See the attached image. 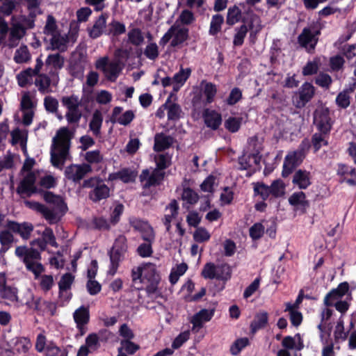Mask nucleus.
I'll return each mask as SVG.
<instances>
[{
	"instance_id": "1",
	"label": "nucleus",
	"mask_w": 356,
	"mask_h": 356,
	"mask_svg": "<svg viewBox=\"0 0 356 356\" xmlns=\"http://www.w3.org/2000/svg\"><path fill=\"white\" fill-rule=\"evenodd\" d=\"M43 198L49 206L29 200L24 201V204L29 209L42 214L49 224L58 222L67 209L63 198L49 191L43 193Z\"/></svg>"
},
{
	"instance_id": "2",
	"label": "nucleus",
	"mask_w": 356,
	"mask_h": 356,
	"mask_svg": "<svg viewBox=\"0 0 356 356\" xmlns=\"http://www.w3.org/2000/svg\"><path fill=\"white\" fill-rule=\"evenodd\" d=\"M72 134L67 127L59 129L53 138L51 147V162L54 167L61 169L70 158Z\"/></svg>"
},
{
	"instance_id": "3",
	"label": "nucleus",
	"mask_w": 356,
	"mask_h": 356,
	"mask_svg": "<svg viewBox=\"0 0 356 356\" xmlns=\"http://www.w3.org/2000/svg\"><path fill=\"white\" fill-rule=\"evenodd\" d=\"M15 252L17 257L22 259L26 268L35 275V278H38L44 270L43 266L39 261L41 258L40 253L35 248L18 246Z\"/></svg>"
},
{
	"instance_id": "4",
	"label": "nucleus",
	"mask_w": 356,
	"mask_h": 356,
	"mask_svg": "<svg viewBox=\"0 0 356 356\" xmlns=\"http://www.w3.org/2000/svg\"><path fill=\"white\" fill-rule=\"evenodd\" d=\"M202 276L205 279L217 280L225 282L232 277L231 266L225 262L207 263L202 270Z\"/></svg>"
},
{
	"instance_id": "5",
	"label": "nucleus",
	"mask_w": 356,
	"mask_h": 356,
	"mask_svg": "<svg viewBox=\"0 0 356 356\" xmlns=\"http://www.w3.org/2000/svg\"><path fill=\"white\" fill-rule=\"evenodd\" d=\"M61 102L67 109L65 117L68 124L77 126L83 115L81 99L77 95H72L63 97Z\"/></svg>"
},
{
	"instance_id": "6",
	"label": "nucleus",
	"mask_w": 356,
	"mask_h": 356,
	"mask_svg": "<svg viewBox=\"0 0 356 356\" xmlns=\"http://www.w3.org/2000/svg\"><path fill=\"white\" fill-rule=\"evenodd\" d=\"M127 250V238L124 236L120 235L116 238L110 252L111 265L108 271V274L111 275L115 274L119 263L124 259Z\"/></svg>"
},
{
	"instance_id": "7",
	"label": "nucleus",
	"mask_w": 356,
	"mask_h": 356,
	"mask_svg": "<svg viewBox=\"0 0 356 356\" xmlns=\"http://www.w3.org/2000/svg\"><path fill=\"white\" fill-rule=\"evenodd\" d=\"M198 88L200 93L193 97V104H197L199 102H202V104L206 106L214 101L217 93V87L214 83L202 80Z\"/></svg>"
},
{
	"instance_id": "8",
	"label": "nucleus",
	"mask_w": 356,
	"mask_h": 356,
	"mask_svg": "<svg viewBox=\"0 0 356 356\" xmlns=\"http://www.w3.org/2000/svg\"><path fill=\"white\" fill-rule=\"evenodd\" d=\"M95 66L111 81H115L117 79L122 69L118 60H109L107 56L99 58L96 61Z\"/></svg>"
},
{
	"instance_id": "9",
	"label": "nucleus",
	"mask_w": 356,
	"mask_h": 356,
	"mask_svg": "<svg viewBox=\"0 0 356 356\" xmlns=\"http://www.w3.org/2000/svg\"><path fill=\"white\" fill-rule=\"evenodd\" d=\"M316 89L309 83H304L299 90L292 97L293 105L298 108L304 107L314 96Z\"/></svg>"
},
{
	"instance_id": "10",
	"label": "nucleus",
	"mask_w": 356,
	"mask_h": 356,
	"mask_svg": "<svg viewBox=\"0 0 356 356\" xmlns=\"http://www.w3.org/2000/svg\"><path fill=\"white\" fill-rule=\"evenodd\" d=\"M319 32L312 27H305L298 37L299 45L308 53L314 51L318 42L317 35Z\"/></svg>"
},
{
	"instance_id": "11",
	"label": "nucleus",
	"mask_w": 356,
	"mask_h": 356,
	"mask_svg": "<svg viewBox=\"0 0 356 356\" xmlns=\"http://www.w3.org/2000/svg\"><path fill=\"white\" fill-rule=\"evenodd\" d=\"M305 157L304 151L298 149L289 152L285 157L282 175L284 177H288L292 171L299 165Z\"/></svg>"
},
{
	"instance_id": "12",
	"label": "nucleus",
	"mask_w": 356,
	"mask_h": 356,
	"mask_svg": "<svg viewBox=\"0 0 356 356\" xmlns=\"http://www.w3.org/2000/svg\"><path fill=\"white\" fill-rule=\"evenodd\" d=\"M314 123L321 133L327 134L331 129L329 110L326 108L316 109L314 114Z\"/></svg>"
},
{
	"instance_id": "13",
	"label": "nucleus",
	"mask_w": 356,
	"mask_h": 356,
	"mask_svg": "<svg viewBox=\"0 0 356 356\" xmlns=\"http://www.w3.org/2000/svg\"><path fill=\"white\" fill-rule=\"evenodd\" d=\"M35 349L46 356H58L60 352V348L52 341H48L46 337L42 333L37 336Z\"/></svg>"
},
{
	"instance_id": "14",
	"label": "nucleus",
	"mask_w": 356,
	"mask_h": 356,
	"mask_svg": "<svg viewBox=\"0 0 356 356\" xmlns=\"http://www.w3.org/2000/svg\"><path fill=\"white\" fill-rule=\"evenodd\" d=\"M35 175L33 172H28V174L21 181L17 188V193L22 197H30L37 192L35 186Z\"/></svg>"
},
{
	"instance_id": "15",
	"label": "nucleus",
	"mask_w": 356,
	"mask_h": 356,
	"mask_svg": "<svg viewBox=\"0 0 356 356\" xmlns=\"http://www.w3.org/2000/svg\"><path fill=\"white\" fill-rule=\"evenodd\" d=\"M260 157L256 154H244L238 159V165L241 170H249L248 175L259 170Z\"/></svg>"
},
{
	"instance_id": "16",
	"label": "nucleus",
	"mask_w": 356,
	"mask_h": 356,
	"mask_svg": "<svg viewBox=\"0 0 356 356\" xmlns=\"http://www.w3.org/2000/svg\"><path fill=\"white\" fill-rule=\"evenodd\" d=\"M243 25L247 26L248 31H250V38L252 40L256 38L263 28L260 17L252 13L250 10L247 11V16L243 17Z\"/></svg>"
},
{
	"instance_id": "17",
	"label": "nucleus",
	"mask_w": 356,
	"mask_h": 356,
	"mask_svg": "<svg viewBox=\"0 0 356 356\" xmlns=\"http://www.w3.org/2000/svg\"><path fill=\"white\" fill-rule=\"evenodd\" d=\"M130 224L134 229L141 233L143 240L149 243L154 241L155 234L153 228L147 221L138 218H132L130 220Z\"/></svg>"
},
{
	"instance_id": "18",
	"label": "nucleus",
	"mask_w": 356,
	"mask_h": 356,
	"mask_svg": "<svg viewBox=\"0 0 356 356\" xmlns=\"http://www.w3.org/2000/svg\"><path fill=\"white\" fill-rule=\"evenodd\" d=\"M163 175L164 173L158 169H154L151 172L148 170H144L140 175V180L144 188H149L159 184Z\"/></svg>"
},
{
	"instance_id": "19",
	"label": "nucleus",
	"mask_w": 356,
	"mask_h": 356,
	"mask_svg": "<svg viewBox=\"0 0 356 356\" xmlns=\"http://www.w3.org/2000/svg\"><path fill=\"white\" fill-rule=\"evenodd\" d=\"M90 171L91 167L88 164L71 165L65 169V175L67 179L78 181Z\"/></svg>"
},
{
	"instance_id": "20",
	"label": "nucleus",
	"mask_w": 356,
	"mask_h": 356,
	"mask_svg": "<svg viewBox=\"0 0 356 356\" xmlns=\"http://www.w3.org/2000/svg\"><path fill=\"white\" fill-rule=\"evenodd\" d=\"M73 318L76 325V328L81 334L86 332V325L90 321V312L88 307L81 306L73 313Z\"/></svg>"
},
{
	"instance_id": "21",
	"label": "nucleus",
	"mask_w": 356,
	"mask_h": 356,
	"mask_svg": "<svg viewBox=\"0 0 356 356\" xmlns=\"http://www.w3.org/2000/svg\"><path fill=\"white\" fill-rule=\"evenodd\" d=\"M6 227L13 232L19 234L20 236L25 240L30 238L31 234L33 230V226L30 222L18 223L15 221L9 220L7 222Z\"/></svg>"
},
{
	"instance_id": "22",
	"label": "nucleus",
	"mask_w": 356,
	"mask_h": 356,
	"mask_svg": "<svg viewBox=\"0 0 356 356\" xmlns=\"http://www.w3.org/2000/svg\"><path fill=\"white\" fill-rule=\"evenodd\" d=\"M0 297L11 302L17 301V290L7 284V276L5 273H0Z\"/></svg>"
},
{
	"instance_id": "23",
	"label": "nucleus",
	"mask_w": 356,
	"mask_h": 356,
	"mask_svg": "<svg viewBox=\"0 0 356 356\" xmlns=\"http://www.w3.org/2000/svg\"><path fill=\"white\" fill-rule=\"evenodd\" d=\"M122 108L116 106L113 108L110 117V122L113 124L118 123L122 125H128L134 118V113L132 111H127L122 113Z\"/></svg>"
},
{
	"instance_id": "24",
	"label": "nucleus",
	"mask_w": 356,
	"mask_h": 356,
	"mask_svg": "<svg viewBox=\"0 0 356 356\" xmlns=\"http://www.w3.org/2000/svg\"><path fill=\"white\" fill-rule=\"evenodd\" d=\"M349 285L347 282L341 283L338 287L328 293L324 298V304L328 306H333L334 301L339 300L348 291Z\"/></svg>"
},
{
	"instance_id": "25",
	"label": "nucleus",
	"mask_w": 356,
	"mask_h": 356,
	"mask_svg": "<svg viewBox=\"0 0 356 356\" xmlns=\"http://www.w3.org/2000/svg\"><path fill=\"white\" fill-rule=\"evenodd\" d=\"M203 118L206 125L213 129H217L222 122L221 115L214 110L207 108L203 112Z\"/></svg>"
},
{
	"instance_id": "26",
	"label": "nucleus",
	"mask_w": 356,
	"mask_h": 356,
	"mask_svg": "<svg viewBox=\"0 0 356 356\" xmlns=\"http://www.w3.org/2000/svg\"><path fill=\"white\" fill-rule=\"evenodd\" d=\"M106 19L107 15H101L95 21L92 27L89 30V35L90 38L95 39L101 36L103 33L106 35Z\"/></svg>"
},
{
	"instance_id": "27",
	"label": "nucleus",
	"mask_w": 356,
	"mask_h": 356,
	"mask_svg": "<svg viewBox=\"0 0 356 356\" xmlns=\"http://www.w3.org/2000/svg\"><path fill=\"white\" fill-rule=\"evenodd\" d=\"M214 314V310L204 309L200 310L199 312L195 314L191 323L193 324V329L201 328L203 324L207 321H209Z\"/></svg>"
},
{
	"instance_id": "28",
	"label": "nucleus",
	"mask_w": 356,
	"mask_h": 356,
	"mask_svg": "<svg viewBox=\"0 0 356 356\" xmlns=\"http://www.w3.org/2000/svg\"><path fill=\"white\" fill-rule=\"evenodd\" d=\"M49 42L52 49L65 51L67 49L69 37L66 33H58L49 38Z\"/></svg>"
},
{
	"instance_id": "29",
	"label": "nucleus",
	"mask_w": 356,
	"mask_h": 356,
	"mask_svg": "<svg viewBox=\"0 0 356 356\" xmlns=\"http://www.w3.org/2000/svg\"><path fill=\"white\" fill-rule=\"evenodd\" d=\"M174 143V139L170 136L163 133L156 134L154 136V150L161 152L169 148Z\"/></svg>"
},
{
	"instance_id": "30",
	"label": "nucleus",
	"mask_w": 356,
	"mask_h": 356,
	"mask_svg": "<svg viewBox=\"0 0 356 356\" xmlns=\"http://www.w3.org/2000/svg\"><path fill=\"white\" fill-rule=\"evenodd\" d=\"M8 30V25H3V28L0 29V43L5 47L13 48L18 44L19 40Z\"/></svg>"
},
{
	"instance_id": "31",
	"label": "nucleus",
	"mask_w": 356,
	"mask_h": 356,
	"mask_svg": "<svg viewBox=\"0 0 356 356\" xmlns=\"http://www.w3.org/2000/svg\"><path fill=\"white\" fill-rule=\"evenodd\" d=\"M310 173L306 170H298L293 175L292 182L300 189H306L311 184Z\"/></svg>"
},
{
	"instance_id": "32",
	"label": "nucleus",
	"mask_w": 356,
	"mask_h": 356,
	"mask_svg": "<svg viewBox=\"0 0 356 356\" xmlns=\"http://www.w3.org/2000/svg\"><path fill=\"white\" fill-rule=\"evenodd\" d=\"M282 346L287 350H300L304 348L303 341L300 334L294 337H285L282 341Z\"/></svg>"
},
{
	"instance_id": "33",
	"label": "nucleus",
	"mask_w": 356,
	"mask_h": 356,
	"mask_svg": "<svg viewBox=\"0 0 356 356\" xmlns=\"http://www.w3.org/2000/svg\"><path fill=\"white\" fill-rule=\"evenodd\" d=\"M179 205L175 200H172L165 207L166 213L163 219V222L168 232L170 228V222L178 214Z\"/></svg>"
},
{
	"instance_id": "34",
	"label": "nucleus",
	"mask_w": 356,
	"mask_h": 356,
	"mask_svg": "<svg viewBox=\"0 0 356 356\" xmlns=\"http://www.w3.org/2000/svg\"><path fill=\"white\" fill-rule=\"evenodd\" d=\"M170 31L172 35L171 41V45L176 47L182 42H184L188 38V29L172 26L170 28Z\"/></svg>"
},
{
	"instance_id": "35",
	"label": "nucleus",
	"mask_w": 356,
	"mask_h": 356,
	"mask_svg": "<svg viewBox=\"0 0 356 356\" xmlns=\"http://www.w3.org/2000/svg\"><path fill=\"white\" fill-rule=\"evenodd\" d=\"M34 83L38 91L42 95L52 92L51 88V79L47 74H38L35 79Z\"/></svg>"
},
{
	"instance_id": "36",
	"label": "nucleus",
	"mask_w": 356,
	"mask_h": 356,
	"mask_svg": "<svg viewBox=\"0 0 356 356\" xmlns=\"http://www.w3.org/2000/svg\"><path fill=\"white\" fill-rule=\"evenodd\" d=\"M109 188L104 184H99L95 186L89 193L90 200L93 202H99L109 196Z\"/></svg>"
},
{
	"instance_id": "37",
	"label": "nucleus",
	"mask_w": 356,
	"mask_h": 356,
	"mask_svg": "<svg viewBox=\"0 0 356 356\" xmlns=\"http://www.w3.org/2000/svg\"><path fill=\"white\" fill-rule=\"evenodd\" d=\"M355 88V83H353V86H350L348 88H346L338 94L336 97V104L339 107L346 108L349 106L350 103V95L354 91Z\"/></svg>"
},
{
	"instance_id": "38",
	"label": "nucleus",
	"mask_w": 356,
	"mask_h": 356,
	"mask_svg": "<svg viewBox=\"0 0 356 356\" xmlns=\"http://www.w3.org/2000/svg\"><path fill=\"white\" fill-rule=\"evenodd\" d=\"M191 74L190 68H181L173 76L174 91H178L184 86Z\"/></svg>"
},
{
	"instance_id": "39",
	"label": "nucleus",
	"mask_w": 356,
	"mask_h": 356,
	"mask_svg": "<svg viewBox=\"0 0 356 356\" xmlns=\"http://www.w3.org/2000/svg\"><path fill=\"white\" fill-rule=\"evenodd\" d=\"M103 117L102 113L97 110L92 116V119L89 123V129L95 136H99L101 134V127L102 125Z\"/></svg>"
},
{
	"instance_id": "40",
	"label": "nucleus",
	"mask_w": 356,
	"mask_h": 356,
	"mask_svg": "<svg viewBox=\"0 0 356 356\" xmlns=\"http://www.w3.org/2000/svg\"><path fill=\"white\" fill-rule=\"evenodd\" d=\"M145 41L142 31L138 28H133L128 31L127 42L134 46H141Z\"/></svg>"
},
{
	"instance_id": "41",
	"label": "nucleus",
	"mask_w": 356,
	"mask_h": 356,
	"mask_svg": "<svg viewBox=\"0 0 356 356\" xmlns=\"http://www.w3.org/2000/svg\"><path fill=\"white\" fill-rule=\"evenodd\" d=\"M34 309L43 313L54 315L56 312V305L54 302L37 298L33 302Z\"/></svg>"
},
{
	"instance_id": "42",
	"label": "nucleus",
	"mask_w": 356,
	"mask_h": 356,
	"mask_svg": "<svg viewBox=\"0 0 356 356\" xmlns=\"http://www.w3.org/2000/svg\"><path fill=\"white\" fill-rule=\"evenodd\" d=\"M143 283H145L146 282H155L156 280H160L159 275L156 273V266L150 263L143 265Z\"/></svg>"
},
{
	"instance_id": "43",
	"label": "nucleus",
	"mask_w": 356,
	"mask_h": 356,
	"mask_svg": "<svg viewBox=\"0 0 356 356\" xmlns=\"http://www.w3.org/2000/svg\"><path fill=\"white\" fill-rule=\"evenodd\" d=\"M20 104L22 110H32L37 104L35 92H24L22 94Z\"/></svg>"
},
{
	"instance_id": "44",
	"label": "nucleus",
	"mask_w": 356,
	"mask_h": 356,
	"mask_svg": "<svg viewBox=\"0 0 356 356\" xmlns=\"http://www.w3.org/2000/svg\"><path fill=\"white\" fill-rule=\"evenodd\" d=\"M35 76L33 74L32 68L28 67L26 70L20 72L16 76L17 83L20 87H26L33 82V78Z\"/></svg>"
},
{
	"instance_id": "45",
	"label": "nucleus",
	"mask_w": 356,
	"mask_h": 356,
	"mask_svg": "<svg viewBox=\"0 0 356 356\" xmlns=\"http://www.w3.org/2000/svg\"><path fill=\"white\" fill-rule=\"evenodd\" d=\"M126 31V26L123 23L117 20L113 19L107 24L106 35L111 36H118L124 33Z\"/></svg>"
},
{
	"instance_id": "46",
	"label": "nucleus",
	"mask_w": 356,
	"mask_h": 356,
	"mask_svg": "<svg viewBox=\"0 0 356 356\" xmlns=\"http://www.w3.org/2000/svg\"><path fill=\"white\" fill-rule=\"evenodd\" d=\"M59 32L60 31L58 30L56 19L52 15H49L44 27V33L50 38Z\"/></svg>"
},
{
	"instance_id": "47",
	"label": "nucleus",
	"mask_w": 356,
	"mask_h": 356,
	"mask_svg": "<svg viewBox=\"0 0 356 356\" xmlns=\"http://www.w3.org/2000/svg\"><path fill=\"white\" fill-rule=\"evenodd\" d=\"M45 64L55 70H60L63 67L64 58L59 54H49L45 60Z\"/></svg>"
},
{
	"instance_id": "48",
	"label": "nucleus",
	"mask_w": 356,
	"mask_h": 356,
	"mask_svg": "<svg viewBox=\"0 0 356 356\" xmlns=\"http://www.w3.org/2000/svg\"><path fill=\"white\" fill-rule=\"evenodd\" d=\"M31 59V54L26 46H21L18 48L13 57L15 63L21 64L29 61Z\"/></svg>"
},
{
	"instance_id": "49",
	"label": "nucleus",
	"mask_w": 356,
	"mask_h": 356,
	"mask_svg": "<svg viewBox=\"0 0 356 356\" xmlns=\"http://www.w3.org/2000/svg\"><path fill=\"white\" fill-rule=\"evenodd\" d=\"M270 186V195L274 197H280L284 195L286 186L281 179L273 181Z\"/></svg>"
},
{
	"instance_id": "50",
	"label": "nucleus",
	"mask_w": 356,
	"mask_h": 356,
	"mask_svg": "<svg viewBox=\"0 0 356 356\" xmlns=\"http://www.w3.org/2000/svg\"><path fill=\"white\" fill-rule=\"evenodd\" d=\"M289 202L297 208L305 207L307 205L305 194L302 191L293 193L289 198Z\"/></svg>"
},
{
	"instance_id": "51",
	"label": "nucleus",
	"mask_w": 356,
	"mask_h": 356,
	"mask_svg": "<svg viewBox=\"0 0 356 356\" xmlns=\"http://www.w3.org/2000/svg\"><path fill=\"white\" fill-rule=\"evenodd\" d=\"M138 348V346L130 341V340H123L121 341L120 347L118 348V355L122 354L124 356H127V353L132 355Z\"/></svg>"
},
{
	"instance_id": "52",
	"label": "nucleus",
	"mask_w": 356,
	"mask_h": 356,
	"mask_svg": "<svg viewBox=\"0 0 356 356\" xmlns=\"http://www.w3.org/2000/svg\"><path fill=\"white\" fill-rule=\"evenodd\" d=\"M9 229L0 231V243L7 250L10 245L15 242V237Z\"/></svg>"
},
{
	"instance_id": "53",
	"label": "nucleus",
	"mask_w": 356,
	"mask_h": 356,
	"mask_svg": "<svg viewBox=\"0 0 356 356\" xmlns=\"http://www.w3.org/2000/svg\"><path fill=\"white\" fill-rule=\"evenodd\" d=\"M268 323L267 313H261L258 314L254 320L251 323L250 327L252 332H257L258 330L261 329L266 326Z\"/></svg>"
},
{
	"instance_id": "54",
	"label": "nucleus",
	"mask_w": 356,
	"mask_h": 356,
	"mask_svg": "<svg viewBox=\"0 0 356 356\" xmlns=\"http://www.w3.org/2000/svg\"><path fill=\"white\" fill-rule=\"evenodd\" d=\"M285 311L289 312L290 320L293 325L297 327L300 325L302 321V314L298 309H293L290 302L286 304Z\"/></svg>"
},
{
	"instance_id": "55",
	"label": "nucleus",
	"mask_w": 356,
	"mask_h": 356,
	"mask_svg": "<svg viewBox=\"0 0 356 356\" xmlns=\"http://www.w3.org/2000/svg\"><path fill=\"white\" fill-rule=\"evenodd\" d=\"M241 16V11L236 6L230 7L227 11V23L233 25L238 22Z\"/></svg>"
},
{
	"instance_id": "56",
	"label": "nucleus",
	"mask_w": 356,
	"mask_h": 356,
	"mask_svg": "<svg viewBox=\"0 0 356 356\" xmlns=\"http://www.w3.org/2000/svg\"><path fill=\"white\" fill-rule=\"evenodd\" d=\"M224 22V18L221 15L217 14L214 15L212 17L211 23H210V29H209V34L214 35L217 33H218L221 29V26Z\"/></svg>"
},
{
	"instance_id": "57",
	"label": "nucleus",
	"mask_w": 356,
	"mask_h": 356,
	"mask_svg": "<svg viewBox=\"0 0 356 356\" xmlns=\"http://www.w3.org/2000/svg\"><path fill=\"white\" fill-rule=\"evenodd\" d=\"M181 198L187 204H195L199 200V195L191 188H186L183 191Z\"/></svg>"
},
{
	"instance_id": "58",
	"label": "nucleus",
	"mask_w": 356,
	"mask_h": 356,
	"mask_svg": "<svg viewBox=\"0 0 356 356\" xmlns=\"http://www.w3.org/2000/svg\"><path fill=\"white\" fill-rule=\"evenodd\" d=\"M171 157L168 154H159L155 156L154 160L158 170H161L168 168L170 163Z\"/></svg>"
},
{
	"instance_id": "59",
	"label": "nucleus",
	"mask_w": 356,
	"mask_h": 356,
	"mask_svg": "<svg viewBox=\"0 0 356 356\" xmlns=\"http://www.w3.org/2000/svg\"><path fill=\"white\" fill-rule=\"evenodd\" d=\"M45 110L51 113H56L58 109V101L54 97L46 96L44 99Z\"/></svg>"
},
{
	"instance_id": "60",
	"label": "nucleus",
	"mask_w": 356,
	"mask_h": 356,
	"mask_svg": "<svg viewBox=\"0 0 356 356\" xmlns=\"http://www.w3.org/2000/svg\"><path fill=\"white\" fill-rule=\"evenodd\" d=\"M15 346L18 353H25L31 348V342L26 337H19L17 339Z\"/></svg>"
},
{
	"instance_id": "61",
	"label": "nucleus",
	"mask_w": 356,
	"mask_h": 356,
	"mask_svg": "<svg viewBox=\"0 0 356 356\" xmlns=\"http://www.w3.org/2000/svg\"><path fill=\"white\" fill-rule=\"evenodd\" d=\"M159 54V47L155 42L149 43L145 48L144 55L149 60H154Z\"/></svg>"
},
{
	"instance_id": "62",
	"label": "nucleus",
	"mask_w": 356,
	"mask_h": 356,
	"mask_svg": "<svg viewBox=\"0 0 356 356\" xmlns=\"http://www.w3.org/2000/svg\"><path fill=\"white\" fill-rule=\"evenodd\" d=\"M74 280V277L70 273H66L62 276L60 280L58 282L59 289L60 293L66 292V290H69Z\"/></svg>"
},
{
	"instance_id": "63",
	"label": "nucleus",
	"mask_w": 356,
	"mask_h": 356,
	"mask_svg": "<svg viewBox=\"0 0 356 356\" xmlns=\"http://www.w3.org/2000/svg\"><path fill=\"white\" fill-rule=\"evenodd\" d=\"M241 124V118L229 117L225 121V127L231 132H236Z\"/></svg>"
},
{
	"instance_id": "64",
	"label": "nucleus",
	"mask_w": 356,
	"mask_h": 356,
	"mask_svg": "<svg viewBox=\"0 0 356 356\" xmlns=\"http://www.w3.org/2000/svg\"><path fill=\"white\" fill-rule=\"evenodd\" d=\"M249 344V339L246 337L237 339L230 348L233 355H238L245 347Z\"/></svg>"
}]
</instances>
